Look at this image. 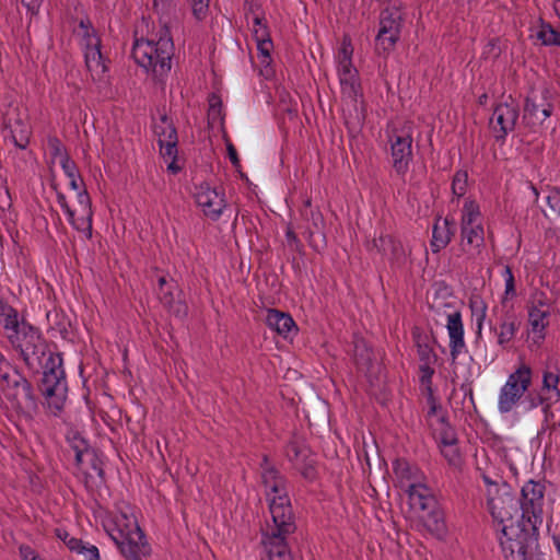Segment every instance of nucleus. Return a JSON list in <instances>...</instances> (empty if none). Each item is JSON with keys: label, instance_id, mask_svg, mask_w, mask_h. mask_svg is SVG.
Listing matches in <instances>:
<instances>
[{"label": "nucleus", "instance_id": "1", "mask_svg": "<svg viewBox=\"0 0 560 560\" xmlns=\"http://www.w3.org/2000/svg\"><path fill=\"white\" fill-rule=\"evenodd\" d=\"M131 55L135 61L155 79L165 77L172 67L174 43L170 28L164 25L158 39L136 38Z\"/></svg>", "mask_w": 560, "mask_h": 560}, {"label": "nucleus", "instance_id": "2", "mask_svg": "<svg viewBox=\"0 0 560 560\" xmlns=\"http://www.w3.org/2000/svg\"><path fill=\"white\" fill-rule=\"evenodd\" d=\"M539 527L516 521L500 528L499 544L504 560H540Z\"/></svg>", "mask_w": 560, "mask_h": 560}, {"label": "nucleus", "instance_id": "3", "mask_svg": "<svg viewBox=\"0 0 560 560\" xmlns=\"http://www.w3.org/2000/svg\"><path fill=\"white\" fill-rule=\"evenodd\" d=\"M261 482L269 502L271 523L295 522L287 490V479L264 455L260 464Z\"/></svg>", "mask_w": 560, "mask_h": 560}, {"label": "nucleus", "instance_id": "4", "mask_svg": "<svg viewBox=\"0 0 560 560\" xmlns=\"http://www.w3.org/2000/svg\"><path fill=\"white\" fill-rule=\"evenodd\" d=\"M410 487L407 494L411 509L433 536L442 538L446 534L444 512L432 490L424 482Z\"/></svg>", "mask_w": 560, "mask_h": 560}, {"label": "nucleus", "instance_id": "5", "mask_svg": "<svg viewBox=\"0 0 560 560\" xmlns=\"http://www.w3.org/2000/svg\"><path fill=\"white\" fill-rule=\"evenodd\" d=\"M0 396L18 415L26 418H32L38 409L32 383L18 369L0 376Z\"/></svg>", "mask_w": 560, "mask_h": 560}, {"label": "nucleus", "instance_id": "6", "mask_svg": "<svg viewBox=\"0 0 560 560\" xmlns=\"http://www.w3.org/2000/svg\"><path fill=\"white\" fill-rule=\"evenodd\" d=\"M40 390L50 413L55 417L59 416L63 410L68 392L60 353L49 354L43 372Z\"/></svg>", "mask_w": 560, "mask_h": 560}, {"label": "nucleus", "instance_id": "7", "mask_svg": "<svg viewBox=\"0 0 560 560\" xmlns=\"http://www.w3.org/2000/svg\"><path fill=\"white\" fill-rule=\"evenodd\" d=\"M9 341L19 350L30 370L38 371L42 368L45 372V363L51 352L37 328L31 324L23 325L21 331L9 336Z\"/></svg>", "mask_w": 560, "mask_h": 560}, {"label": "nucleus", "instance_id": "8", "mask_svg": "<svg viewBox=\"0 0 560 560\" xmlns=\"http://www.w3.org/2000/svg\"><path fill=\"white\" fill-rule=\"evenodd\" d=\"M295 530V522L267 523L262 530L261 545L268 560H293L289 538Z\"/></svg>", "mask_w": 560, "mask_h": 560}, {"label": "nucleus", "instance_id": "9", "mask_svg": "<svg viewBox=\"0 0 560 560\" xmlns=\"http://www.w3.org/2000/svg\"><path fill=\"white\" fill-rule=\"evenodd\" d=\"M404 24V12L400 5L392 4L380 13V28L375 37V50L378 55L387 56L394 50L400 38Z\"/></svg>", "mask_w": 560, "mask_h": 560}, {"label": "nucleus", "instance_id": "10", "mask_svg": "<svg viewBox=\"0 0 560 560\" xmlns=\"http://www.w3.org/2000/svg\"><path fill=\"white\" fill-rule=\"evenodd\" d=\"M533 370L532 368L522 362L511 373L501 387L498 400V409L502 413H508L516 406L521 398L532 386Z\"/></svg>", "mask_w": 560, "mask_h": 560}, {"label": "nucleus", "instance_id": "11", "mask_svg": "<svg viewBox=\"0 0 560 560\" xmlns=\"http://www.w3.org/2000/svg\"><path fill=\"white\" fill-rule=\"evenodd\" d=\"M546 487L540 481L528 480L521 489L518 505L521 509L520 518L523 523L539 527L544 522Z\"/></svg>", "mask_w": 560, "mask_h": 560}, {"label": "nucleus", "instance_id": "12", "mask_svg": "<svg viewBox=\"0 0 560 560\" xmlns=\"http://www.w3.org/2000/svg\"><path fill=\"white\" fill-rule=\"evenodd\" d=\"M79 35L84 50L85 66L94 81L101 80L107 71V65L101 51V38L89 19L80 21Z\"/></svg>", "mask_w": 560, "mask_h": 560}, {"label": "nucleus", "instance_id": "13", "mask_svg": "<svg viewBox=\"0 0 560 560\" xmlns=\"http://www.w3.org/2000/svg\"><path fill=\"white\" fill-rule=\"evenodd\" d=\"M78 199V208L72 209L66 196L58 191L57 192V201L58 205L63 209L65 213L68 217L69 223L79 232L83 233L88 240L92 238V220H93V210H92V201L89 192L85 188L80 190L77 196Z\"/></svg>", "mask_w": 560, "mask_h": 560}, {"label": "nucleus", "instance_id": "14", "mask_svg": "<svg viewBox=\"0 0 560 560\" xmlns=\"http://www.w3.org/2000/svg\"><path fill=\"white\" fill-rule=\"evenodd\" d=\"M302 218L303 234L305 235L308 245L316 252L323 250L327 245L325 233V219L323 213L317 208L312 207V200L305 199L303 207L300 209Z\"/></svg>", "mask_w": 560, "mask_h": 560}, {"label": "nucleus", "instance_id": "15", "mask_svg": "<svg viewBox=\"0 0 560 560\" xmlns=\"http://www.w3.org/2000/svg\"><path fill=\"white\" fill-rule=\"evenodd\" d=\"M153 131L158 137L161 156L168 162L167 171L177 174L182 167L176 163L178 137L172 119L167 115H162L160 120L154 124Z\"/></svg>", "mask_w": 560, "mask_h": 560}, {"label": "nucleus", "instance_id": "16", "mask_svg": "<svg viewBox=\"0 0 560 560\" xmlns=\"http://www.w3.org/2000/svg\"><path fill=\"white\" fill-rule=\"evenodd\" d=\"M549 94V90L544 89L540 93L532 91L525 98L522 118L525 127L532 132H537L553 112Z\"/></svg>", "mask_w": 560, "mask_h": 560}, {"label": "nucleus", "instance_id": "17", "mask_svg": "<svg viewBox=\"0 0 560 560\" xmlns=\"http://www.w3.org/2000/svg\"><path fill=\"white\" fill-rule=\"evenodd\" d=\"M390 143L392 166L396 174L404 177L412 161V135L410 128H394L388 133Z\"/></svg>", "mask_w": 560, "mask_h": 560}, {"label": "nucleus", "instance_id": "18", "mask_svg": "<svg viewBox=\"0 0 560 560\" xmlns=\"http://www.w3.org/2000/svg\"><path fill=\"white\" fill-rule=\"evenodd\" d=\"M487 505L492 518L501 527L515 523L514 516L521 511L518 500L506 483H502V491L487 499Z\"/></svg>", "mask_w": 560, "mask_h": 560}, {"label": "nucleus", "instance_id": "19", "mask_svg": "<svg viewBox=\"0 0 560 560\" xmlns=\"http://www.w3.org/2000/svg\"><path fill=\"white\" fill-rule=\"evenodd\" d=\"M285 457L306 480L317 477L316 459L310 447L301 440L292 439L285 445Z\"/></svg>", "mask_w": 560, "mask_h": 560}, {"label": "nucleus", "instance_id": "20", "mask_svg": "<svg viewBox=\"0 0 560 560\" xmlns=\"http://www.w3.org/2000/svg\"><path fill=\"white\" fill-rule=\"evenodd\" d=\"M518 116V105L511 96L508 97V101L499 103L490 119L494 138L503 141L508 133L514 130Z\"/></svg>", "mask_w": 560, "mask_h": 560}, {"label": "nucleus", "instance_id": "21", "mask_svg": "<svg viewBox=\"0 0 560 560\" xmlns=\"http://www.w3.org/2000/svg\"><path fill=\"white\" fill-rule=\"evenodd\" d=\"M196 202L203 213L212 220H218L225 207L223 195L208 185H200L196 192Z\"/></svg>", "mask_w": 560, "mask_h": 560}, {"label": "nucleus", "instance_id": "22", "mask_svg": "<svg viewBox=\"0 0 560 560\" xmlns=\"http://www.w3.org/2000/svg\"><path fill=\"white\" fill-rule=\"evenodd\" d=\"M132 532L126 535L120 542H116L120 552L128 559L149 556L151 552L150 545L145 540V535L140 527H131Z\"/></svg>", "mask_w": 560, "mask_h": 560}, {"label": "nucleus", "instance_id": "23", "mask_svg": "<svg viewBox=\"0 0 560 560\" xmlns=\"http://www.w3.org/2000/svg\"><path fill=\"white\" fill-rule=\"evenodd\" d=\"M393 472L399 487L406 492L411 489L410 486L419 485L424 480V476L418 466L406 458H396L393 462Z\"/></svg>", "mask_w": 560, "mask_h": 560}, {"label": "nucleus", "instance_id": "24", "mask_svg": "<svg viewBox=\"0 0 560 560\" xmlns=\"http://www.w3.org/2000/svg\"><path fill=\"white\" fill-rule=\"evenodd\" d=\"M446 329L450 337V354L452 362L464 351L466 343L464 339V324L459 311L447 314Z\"/></svg>", "mask_w": 560, "mask_h": 560}, {"label": "nucleus", "instance_id": "25", "mask_svg": "<svg viewBox=\"0 0 560 560\" xmlns=\"http://www.w3.org/2000/svg\"><path fill=\"white\" fill-rule=\"evenodd\" d=\"M560 364L558 360H547L542 370L540 392L547 395V400L553 404L560 400Z\"/></svg>", "mask_w": 560, "mask_h": 560}, {"label": "nucleus", "instance_id": "26", "mask_svg": "<svg viewBox=\"0 0 560 560\" xmlns=\"http://www.w3.org/2000/svg\"><path fill=\"white\" fill-rule=\"evenodd\" d=\"M520 326L521 320L513 307L503 310L499 318L498 330L494 328L498 337V345L505 348L514 339Z\"/></svg>", "mask_w": 560, "mask_h": 560}, {"label": "nucleus", "instance_id": "27", "mask_svg": "<svg viewBox=\"0 0 560 560\" xmlns=\"http://www.w3.org/2000/svg\"><path fill=\"white\" fill-rule=\"evenodd\" d=\"M346 66H338L339 82L341 85V93L352 102H357L361 96V84L358 70L353 67L352 62H347Z\"/></svg>", "mask_w": 560, "mask_h": 560}, {"label": "nucleus", "instance_id": "28", "mask_svg": "<svg viewBox=\"0 0 560 560\" xmlns=\"http://www.w3.org/2000/svg\"><path fill=\"white\" fill-rule=\"evenodd\" d=\"M456 232V224L453 220L445 219H436L433 231H432V241L431 248L433 253H439L441 249L445 248L452 237Z\"/></svg>", "mask_w": 560, "mask_h": 560}, {"label": "nucleus", "instance_id": "29", "mask_svg": "<svg viewBox=\"0 0 560 560\" xmlns=\"http://www.w3.org/2000/svg\"><path fill=\"white\" fill-rule=\"evenodd\" d=\"M131 527L139 526L137 521L132 517H129L126 513H119L104 523L106 533L115 544H121V541L126 538V535L132 532Z\"/></svg>", "mask_w": 560, "mask_h": 560}, {"label": "nucleus", "instance_id": "30", "mask_svg": "<svg viewBox=\"0 0 560 560\" xmlns=\"http://www.w3.org/2000/svg\"><path fill=\"white\" fill-rule=\"evenodd\" d=\"M0 324L2 325L5 336L18 334L22 330L23 325H28L24 319L19 320V312L0 296Z\"/></svg>", "mask_w": 560, "mask_h": 560}, {"label": "nucleus", "instance_id": "31", "mask_svg": "<svg viewBox=\"0 0 560 560\" xmlns=\"http://www.w3.org/2000/svg\"><path fill=\"white\" fill-rule=\"evenodd\" d=\"M266 324L270 329L284 338H287L293 329H296V325L291 315L275 308L268 310Z\"/></svg>", "mask_w": 560, "mask_h": 560}, {"label": "nucleus", "instance_id": "32", "mask_svg": "<svg viewBox=\"0 0 560 560\" xmlns=\"http://www.w3.org/2000/svg\"><path fill=\"white\" fill-rule=\"evenodd\" d=\"M550 316L549 310H539L536 307H528V324L534 334L535 342L545 339V330L549 325L548 317Z\"/></svg>", "mask_w": 560, "mask_h": 560}, {"label": "nucleus", "instance_id": "33", "mask_svg": "<svg viewBox=\"0 0 560 560\" xmlns=\"http://www.w3.org/2000/svg\"><path fill=\"white\" fill-rule=\"evenodd\" d=\"M353 360L359 370H370L373 361V350L361 337H354L353 339Z\"/></svg>", "mask_w": 560, "mask_h": 560}, {"label": "nucleus", "instance_id": "34", "mask_svg": "<svg viewBox=\"0 0 560 560\" xmlns=\"http://www.w3.org/2000/svg\"><path fill=\"white\" fill-rule=\"evenodd\" d=\"M7 127L10 130V138L13 144L20 150H25L30 143V127L21 119H16L13 125L10 124Z\"/></svg>", "mask_w": 560, "mask_h": 560}, {"label": "nucleus", "instance_id": "35", "mask_svg": "<svg viewBox=\"0 0 560 560\" xmlns=\"http://www.w3.org/2000/svg\"><path fill=\"white\" fill-rule=\"evenodd\" d=\"M71 450L74 452V460L78 467H81L83 464L84 456H93V451H91L88 442L79 434L73 433L72 436L68 438Z\"/></svg>", "mask_w": 560, "mask_h": 560}, {"label": "nucleus", "instance_id": "36", "mask_svg": "<svg viewBox=\"0 0 560 560\" xmlns=\"http://www.w3.org/2000/svg\"><path fill=\"white\" fill-rule=\"evenodd\" d=\"M479 205L471 199H467L462 210V226L481 225Z\"/></svg>", "mask_w": 560, "mask_h": 560}, {"label": "nucleus", "instance_id": "37", "mask_svg": "<svg viewBox=\"0 0 560 560\" xmlns=\"http://www.w3.org/2000/svg\"><path fill=\"white\" fill-rule=\"evenodd\" d=\"M158 296L160 302L176 316H185L187 314V306L180 301H175L174 294L168 289L159 290Z\"/></svg>", "mask_w": 560, "mask_h": 560}, {"label": "nucleus", "instance_id": "38", "mask_svg": "<svg viewBox=\"0 0 560 560\" xmlns=\"http://www.w3.org/2000/svg\"><path fill=\"white\" fill-rule=\"evenodd\" d=\"M60 163L66 176L69 178V186L71 189L78 190V192L82 190L81 188L84 184L74 161H72L68 155H65Z\"/></svg>", "mask_w": 560, "mask_h": 560}, {"label": "nucleus", "instance_id": "39", "mask_svg": "<svg viewBox=\"0 0 560 560\" xmlns=\"http://www.w3.org/2000/svg\"><path fill=\"white\" fill-rule=\"evenodd\" d=\"M462 240L475 248H479L485 242V231L482 225L462 226Z\"/></svg>", "mask_w": 560, "mask_h": 560}, {"label": "nucleus", "instance_id": "40", "mask_svg": "<svg viewBox=\"0 0 560 560\" xmlns=\"http://www.w3.org/2000/svg\"><path fill=\"white\" fill-rule=\"evenodd\" d=\"M413 338L417 346L418 358L421 363L435 362L436 354L432 347L428 342V336H423L420 332H413Z\"/></svg>", "mask_w": 560, "mask_h": 560}, {"label": "nucleus", "instance_id": "41", "mask_svg": "<svg viewBox=\"0 0 560 560\" xmlns=\"http://www.w3.org/2000/svg\"><path fill=\"white\" fill-rule=\"evenodd\" d=\"M536 36L545 46L560 47V31L556 30L550 23L541 22Z\"/></svg>", "mask_w": 560, "mask_h": 560}, {"label": "nucleus", "instance_id": "42", "mask_svg": "<svg viewBox=\"0 0 560 560\" xmlns=\"http://www.w3.org/2000/svg\"><path fill=\"white\" fill-rule=\"evenodd\" d=\"M387 254L389 253V261L392 266L401 267L407 260L405 248L400 241L394 238L387 240Z\"/></svg>", "mask_w": 560, "mask_h": 560}, {"label": "nucleus", "instance_id": "43", "mask_svg": "<svg viewBox=\"0 0 560 560\" xmlns=\"http://www.w3.org/2000/svg\"><path fill=\"white\" fill-rule=\"evenodd\" d=\"M208 102H209V108H208V113H207L208 122L210 125H213L214 122L223 119L222 100L218 94L211 93L208 97Z\"/></svg>", "mask_w": 560, "mask_h": 560}, {"label": "nucleus", "instance_id": "44", "mask_svg": "<svg viewBox=\"0 0 560 560\" xmlns=\"http://www.w3.org/2000/svg\"><path fill=\"white\" fill-rule=\"evenodd\" d=\"M524 404H526V410H532L539 406H542L544 412L546 413L550 410V408L553 405L551 400H547V395L542 394L541 392L540 394L536 395L528 394L525 397Z\"/></svg>", "mask_w": 560, "mask_h": 560}, {"label": "nucleus", "instance_id": "45", "mask_svg": "<svg viewBox=\"0 0 560 560\" xmlns=\"http://www.w3.org/2000/svg\"><path fill=\"white\" fill-rule=\"evenodd\" d=\"M468 183V173L464 170H458L452 180V192L455 197L460 198L466 194Z\"/></svg>", "mask_w": 560, "mask_h": 560}, {"label": "nucleus", "instance_id": "46", "mask_svg": "<svg viewBox=\"0 0 560 560\" xmlns=\"http://www.w3.org/2000/svg\"><path fill=\"white\" fill-rule=\"evenodd\" d=\"M441 452L450 465L459 467L462 465V456L457 444H450L441 446Z\"/></svg>", "mask_w": 560, "mask_h": 560}, {"label": "nucleus", "instance_id": "47", "mask_svg": "<svg viewBox=\"0 0 560 560\" xmlns=\"http://www.w3.org/2000/svg\"><path fill=\"white\" fill-rule=\"evenodd\" d=\"M152 7L154 12L164 16H171L176 11V3L174 0H152Z\"/></svg>", "mask_w": 560, "mask_h": 560}, {"label": "nucleus", "instance_id": "48", "mask_svg": "<svg viewBox=\"0 0 560 560\" xmlns=\"http://www.w3.org/2000/svg\"><path fill=\"white\" fill-rule=\"evenodd\" d=\"M432 363L433 362H427V363H421L419 365V372H420L419 381H420V384L425 387V392H430V389H433L432 388V376L434 374V369L431 366Z\"/></svg>", "mask_w": 560, "mask_h": 560}, {"label": "nucleus", "instance_id": "49", "mask_svg": "<svg viewBox=\"0 0 560 560\" xmlns=\"http://www.w3.org/2000/svg\"><path fill=\"white\" fill-rule=\"evenodd\" d=\"M56 536L61 539L71 551H81L83 541L79 538L71 537L65 529L57 528Z\"/></svg>", "mask_w": 560, "mask_h": 560}, {"label": "nucleus", "instance_id": "50", "mask_svg": "<svg viewBox=\"0 0 560 560\" xmlns=\"http://www.w3.org/2000/svg\"><path fill=\"white\" fill-rule=\"evenodd\" d=\"M503 277L505 279L504 300L513 299L516 296L515 278L512 272V268L506 265L503 270Z\"/></svg>", "mask_w": 560, "mask_h": 560}, {"label": "nucleus", "instance_id": "51", "mask_svg": "<svg viewBox=\"0 0 560 560\" xmlns=\"http://www.w3.org/2000/svg\"><path fill=\"white\" fill-rule=\"evenodd\" d=\"M257 44V50L259 52V56L261 58V63L268 65L271 60V51L273 49V43L272 39L270 40H258Z\"/></svg>", "mask_w": 560, "mask_h": 560}, {"label": "nucleus", "instance_id": "52", "mask_svg": "<svg viewBox=\"0 0 560 560\" xmlns=\"http://www.w3.org/2000/svg\"><path fill=\"white\" fill-rule=\"evenodd\" d=\"M191 1V11L192 15L196 20L202 21L209 10V1L210 0H190Z\"/></svg>", "mask_w": 560, "mask_h": 560}, {"label": "nucleus", "instance_id": "53", "mask_svg": "<svg viewBox=\"0 0 560 560\" xmlns=\"http://www.w3.org/2000/svg\"><path fill=\"white\" fill-rule=\"evenodd\" d=\"M390 235H381L380 237L373 238L371 242L368 243V249L373 250L375 249L377 253L382 255H387V240H390Z\"/></svg>", "mask_w": 560, "mask_h": 560}, {"label": "nucleus", "instance_id": "54", "mask_svg": "<svg viewBox=\"0 0 560 560\" xmlns=\"http://www.w3.org/2000/svg\"><path fill=\"white\" fill-rule=\"evenodd\" d=\"M549 305V299L544 291L536 290L532 294V305L529 307H536L539 310H544V307H546V310H548Z\"/></svg>", "mask_w": 560, "mask_h": 560}, {"label": "nucleus", "instance_id": "55", "mask_svg": "<svg viewBox=\"0 0 560 560\" xmlns=\"http://www.w3.org/2000/svg\"><path fill=\"white\" fill-rule=\"evenodd\" d=\"M285 240H287L288 246L292 250L298 252V253L302 252L303 244L301 243L296 233L293 231V229L291 226H289L285 231Z\"/></svg>", "mask_w": 560, "mask_h": 560}, {"label": "nucleus", "instance_id": "56", "mask_svg": "<svg viewBox=\"0 0 560 560\" xmlns=\"http://www.w3.org/2000/svg\"><path fill=\"white\" fill-rule=\"evenodd\" d=\"M441 435V446L443 445H450V444H457V436L453 428L450 425H446L443 428V430L440 433Z\"/></svg>", "mask_w": 560, "mask_h": 560}, {"label": "nucleus", "instance_id": "57", "mask_svg": "<svg viewBox=\"0 0 560 560\" xmlns=\"http://www.w3.org/2000/svg\"><path fill=\"white\" fill-rule=\"evenodd\" d=\"M352 47L350 42L347 43L346 40L342 42L341 48L339 50V66H346L347 62H352Z\"/></svg>", "mask_w": 560, "mask_h": 560}, {"label": "nucleus", "instance_id": "58", "mask_svg": "<svg viewBox=\"0 0 560 560\" xmlns=\"http://www.w3.org/2000/svg\"><path fill=\"white\" fill-rule=\"evenodd\" d=\"M547 203L551 210L560 215V188L553 187L547 197Z\"/></svg>", "mask_w": 560, "mask_h": 560}, {"label": "nucleus", "instance_id": "59", "mask_svg": "<svg viewBox=\"0 0 560 560\" xmlns=\"http://www.w3.org/2000/svg\"><path fill=\"white\" fill-rule=\"evenodd\" d=\"M482 480L487 486V499L502 491V485H499L498 481L492 480L488 475L482 474Z\"/></svg>", "mask_w": 560, "mask_h": 560}, {"label": "nucleus", "instance_id": "60", "mask_svg": "<svg viewBox=\"0 0 560 560\" xmlns=\"http://www.w3.org/2000/svg\"><path fill=\"white\" fill-rule=\"evenodd\" d=\"M48 147L54 156H60L62 160L65 155H68L63 150L61 141L56 137L48 139Z\"/></svg>", "mask_w": 560, "mask_h": 560}, {"label": "nucleus", "instance_id": "61", "mask_svg": "<svg viewBox=\"0 0 560 560\" xmlns=\"http://www.w3.org/2000/svg\"><path fill=\"white\" fill-rule=\"evenodd\" d=\"M77 552L82 553L85 557V560H101L98 549L94 545L86 546L83 542V549Z\"/></svg>", "mask_w": 560, "mask_h": 560}, {"label": "nucleus", "instance_id": "62", "mask_svg": "<svg viewBox=\"0 0 560 560\" xmlns=\"http://www.w3.org/2000/svg\"><path fill=\"white\" fill-rule=\"evenodd\" d=\"M244 7H245V15H246L247 20L253 19V16H255V13H264L261 11L259 3L256 2L255 0H245Z\"/></svg>", "mask_w": 560, "mask_h": 560}, {"label": "nucleus", "instance_id": "63", "mask_svg": "<svg viewBox=\"0 0 560 560\" xmlns=\"http://www.w3.org/2000/svg\"><path fill=\"white\" fill-rule=\"evenodd\" d=\"M228 156L235 168L241 167V161L234 144L230 140H225Z\"/></svg>", "mask_w": 560, "mask_h": 560}, {"label": "nucleus", "instance_id": "64", "mask_svg": "<svg viewBox=\"0 0 560 560\" xmlns=\"http://www.w3.org/2000/svg\"><path fill=\"white\" fill-rule=\"evenodd\" d=\"M19 553L22 560H39L36 551L28 545H21Z\"/></svg>", "mask_w": 560, "mask_h": 560}]
</instances>
